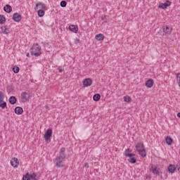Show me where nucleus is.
<instances>
[{
    "instance_id": "1",
    "label": "nucleus",
    "mask_w": 180,
    "mask_h": 180,
    "mask_svg": "<svg viewBox=\"0 0 180 180\" xmlns=\"http://www.w3.org/2000/svg\"><path fill=\"white\" fill-rule=\"evenodd\" d=\"M30 50L31 56H34V57H40L41 56V48H40L39 44H34Z\"/></svg>"
},
{
    "instance_id": "2",
    "label": "nucleus",
    "mask_w": 180,
    "mask_h": 180,
    "mask_svg": "<svg viewBox=\"0 0 180 180\" xmlns=\"http://www.w3.org/2000/svg\"><path fill=\"white\" fill-rule=\"evenodd\" d=\"M172 32V27L168 25H163L159 31L160 36H165V34H169Z\"/></svg>"
},
{
    "instance_id": "3",
    "label": "nucleus",
    "mask_w": 180,
    "mask_h": 180,
    "mask_svg": "<svg viewBox=\"0 0 180 180\" xmlns=\"http://www.w3.org/2000/svg\"><path fill=\"white\" fill-rule=\"evenodd\" d=\"M54 162L58 168H63L64 167V159L58 158V156L56 158Z\"/></svg>"
},
{
    "instance_id": "4",
    "label": "nucleus",
    "mask_w": 180,
    "mask_h": 180,
    "mask_svg": "<svg viewBox=\"0 0 180 180\" xmlns=\"http://www.w3.org/2000/svg\"><path fill=\"white\" fill-rule=\"evenodd\" d=\"M30 96L26 91L21 93V102L22 103H26V102H29V98Z\"/></svg>"
},
{
    "instance_id": "5",
    "label": "nucleus",
    "mask_w": 180,
    "mask_h": 180,
    "mask_svg": "<svg viewBox=\"0 0 180 180\" xmlns=\"http://www.w3.org/2000/svg\"><path fill=\"white\" fill-rule=\"evenodd\" d=\"M51 136H53V130L51 129H48L44 135V140L49 141V140L51 139Z\"/></svg>"
},
{
    "instance_id": "6",
    "label": "nucleus",
    "mask_w": 180,
    "mask_h": 180,
    "mask_svg": "<svg viewBox=\"0 0 180 180\" xmlns=\"http://www.w3.org/2000/svg\"><path fill=\"white\" fill-rule=\"evenodd\" d=\"M1 33H3V34H6V36H8V34H9V33H11V26L8 25H3L1 27Z\"/></svg>"
},
{
    "instance_id": "7",
    "label": "nucleus",
    "mask_w": 180,
    "mask_h": 180,
    "mask_svg": "<svg viewBox=\"0 0 180 180\" xmlns=\"http://www.w3.org/2000/svg\"><path fill=\"white\" fill-rule=\"evenodd\" d=\"M13 20L14 22H20L22 20V15L18 13H15L13 15Z\"/></svg>"
},
{
    "instance_id": "8",
    "label": "nucleus",
    "mask_w": 180,
    "mask_h": 180,
    "mask_svg": "<svg viewBox=\"0 0 180 180\" xmlns=\"http://www.w3.org/2000/svg\"><path fill=\"white\" fill-rule=\"evenodd\" d=\"M168 6H171V2L167 0L166 3L160 4L158 8H160V9H167Z\"/></svg>"
},
{
    "instance_id": "9",
    "label": "nucleus",
    "mask_w": 180,
    "mask_h": 180,
    "mask_svg": "<svg viewBox=\"0 0 180 180\" xmlns=\"http://www.w3.org/2000/svg\"><path fill=\"white\" fill-rule=\"evenodd\" d=\"M128 158V161L131 164H136V162H137V157H136V154H132L131 156H129Z\"/></svg>"
},
{
    "instance_id": "10",
    "label": "nucleus",
    "mask_w": 180,
    "mask_h": 180,
    "mask_svg": "<svg viewBox=\"0 0 180 180\" xmlns=\"http://www.w3.org/2000/svg\"><path fill=\"white\" fill-rule=\"evenodd\" d=\"M11 164L14 168H18L19 167V160L18 158H14L11 160Z\"/></svg>"
},
{
    "instance_id": "11",
    "label": "nucleus",
    "mask_w": 180,
    "mask_h": 180,
    "mask_svg": "<svg viewBox=\"0 0 180 180\" xmlns=\"http://www.w3.org/2000/svg\"><path fill=\"white\" fill-rule=\"evenodd\" d=\"M83 85L84 86H91L92 85V79L91 78H86L83 80Z\"/></svg>"
},
{
    "instance_id": "12",
    "label": "nucleus",
    "mask_w": 180,
    "mask_h": 180,
    "mask_svg": "<svg viewBox=\"0 0 180 180\" xmlns=\"http://www.w3.org/2000/svg\"><path fill=\"white\" fill-rule=\"evenodd\" d=\"M59 158H62L65 160V148H61L59 152V155L58 156Z\"/></svg>"
},
{
    "instance_id": "13",
    "label": "nucleus",
    "mask_w": 180,
    "mask_h": 180,
    "mask_svg": "<svg viewBox=\"0 0 180 180\" xmlns=\"http://www.w3.org/2000/svg\"><path fill=\"white\" fill-rule=\"evenodd\" d=\"M136 150L139 152V151H141V150H144L146 149L144 148V143H141V142H139L138 143H136Z\"/></svg>"
},
{
    "instance_id": "14",
    "label": "nucleus",
    "mask_w": 180,
    "mask_h": 180,
    "mask_svg": "<svg viewBox=\"0 0 180 180\" xmlns=\"http://www.w3.org/2000/svg\"><path fill=\"white\" fill-rule=\"evenodd\" d=\"M175 169H176V166L174 165H169L167 167V171L169 174H174V172H175Z\"/></svg>"
},
{
    "instance_id": "15",
    "label": "nucleus",
    "mask_w": 180,
    "mask_h": 180,
    "mask_svg": "<svg viewBox=\"0 0 180 180\" xmlns=\"http://www.w3.org/2000/svg\"><path fill=\"white\" fill-rule=\"evenodd\" d=\"M39 6H41V10L42 11H44L46 9V4L39 1L35 5V11H37V8H39Z\"/></svg>"
},
{
    "instance_id": "16",
    "label": "nucleus",
    "mask_w": 180,
    "mask_h": 180,
    "mask_svg": "<svg viewBox=\"0 0 180 180\" xmlns=\"http://www.w3.org/2000/svg\"><path fill=\"white\" fill-rule=\"evenodd\" d=\"M150 171L154 174V175H160V170L154 165L151 166Z\"/></svg>"
},
{
    "instance_id": "17",
    "label": "nucleus",
    "mask_w": 180,
    "mask_h": 180,
    "mask_svg": "<svg viewBox=\"0 0 180 180\" xmlns=\"http://www.w3.org/2000/svg\"><path fill=\"white\" fill-rule=\"evenodd\" d=\"M69 30L70 32H72L73 33H77L78 32V26L75 25H72L69 26Z\"/></svg>"
},
{
    "instance_id": "18",
    "label": "nucleus",
    "mask_w": 180,
    "mask_h": 180,
    "mask_svg": "<svg viewBox=\"0 0 180 180\" xmlns=\"http://www.w3.org/2000/svg\"><path fill=\"white\" fill-rule=\"evenodd\" d=\"M153 85H154V80H153V79H149L146 82V86H147V88H153Z\"/></svg>"
},
{
    "instance_id": "19",
    "label": "nucleus",
    "mask_w": 180,
    "mask_h": 180,
    "mask_svg": "<svg viewBox=\"0 0 180 180\" xmlns=\"http://www.w3.org/2000/svg\"><path fill=\"white\" fill-rule=\"evenodd\" d=\"M15 115H22L23 113V108L22 107L17 106L14 110Z\"/></svg>"
},
{
    "instance_id": "20",
    "label": "nucleus",
    "mask_w": 180,
    "mask_h": 180,
    "mask_svg": "<svg viewBox=\"0 0 180 180\" xmlns=\"http://www.w3.org/2000/svg\"><path fill=\"white\" fill-rule=\"evenodd\" d=\"M4 12H6V13H11V12H12V6H11L9 4H6L4 7Z\"/></svg>"
},
{
    "instance_id": "21",
    "label": "nucleus",
    "mask_w": 180,
    "mask_h": 180,
    "mask_svg": "<svg viewBox=\"0 0 180 180\" xmlns=\"http://www.w3.org/2000/svg\"><path fill=\"white\" fill-rule=\"evenodd\" d=\"M9 103H11V105H15V103H16V102H18V99L16 98L15 96H11L9 98Z\"/></svg>"
},
{
    "instance_id": "22",
    "label": "nucleus",
    "mask_w": 180,
    "mask_h": 180,
    "mask_svg": "<svg viewBox=\"0 0 180 180\" xmlns=\"http://www.w3.org/2000/svg\"><path fill=\"white\" fill-rule=\"evenodd\" d=\"M133 152V150H131L130 148H127L125 150L124 153V155H125V157H131V155L133 153H131Z\"/></svg>"
},
{
    "instance_id": "23",
    "label": "nucleus",
    "mask_w": 180,
    "mask_h": 180,
    "mask_svg": "<svg viewBox=\"0 0 180 180\" xmlns=\"http://www.w3.org/2000/svg\"><path fill=\"white\" fill-rule=\"evenodd\" d=\"M95 39L98 41H101V40H103V39H105V36H103V34H98L96 35Z\"/></svg>"
},
{
    "instance_id": "24",
    "label": "nucleus",
    "mask_w": 180,
    "mask_h": 180,
    "mask_svg": "<svg viewBox=\"0 0 180 180\" xmlns=\"http://www.w3.org/2000/svg\"><path fill=\"white\" fill-rule=\"evenodd\" d=\"M165 141H166V144H167V146H171V144H172L173 139L170 136H167L165 138Z\"/></svg>"
},
{
    "instance_id": "25",
    "label": "nucleus",
    "mask_w": 180,
    "mask_h": 180,
    "mask_svg": "<svg viewBox=\"0 0 180 180\" xmlns=\"http://www.w3.org/2000/svg\"><path fill=\"white\" fill-rule=\"evenodd\" d=\"M139 155H141L143 157V158H144L146 157V155H147V153L146 152V149H142L139 151H138Z\"/></svg>"
},
{
    "instance_id": "26",
    "label": "nucleus",
    "mask_w": 180,
    "mask_h": 180,
    "mask_svg": "<svg viewBox=\"0 0 180 180\" xmlns=\"http://www.w3.org/2000/svg\"><path fill=\"white\" fill-rule=\"evenodd\" d=\"M93 99L94 101H95V102H98V101H99L101 99V94H96L94 96H93Z\"/></svg>"
},
{
    "instance_id": "27",
    "label": "nucleus",
    "mask_w": 180,
    "mask_h": 180,
    "mask_svg": "<svg viewBox=\"0 0 180 180\" xmlns=\"http://www.w3.org/2000/svg\"><path fill=\"white\" fill-rule=\"evenodd\" d=\"M0 108H1V109H5V108H8L6 106V102L4 100H1V101L0 102Z\"/></svg>"
},
{
    "instance_id": "28",
    "label": "nucleus",
    "mask_w": 180,
    "mask_h": 180,
    "mask_svg": "<svg viewBox=\"0 0 180 180\" xmlns=\"http://www.w3.org/2000/svg\"><path fill=\"white\" fill-rule=\"evenodd\" d=\"M6 22V18H5V16L0 15V25H4Z\"/></svg>"
},
{
    "instance_id": "29",
    "label": "nucleus",
    "mask_w": 180,
    "mask_h": 180,
    "mask_svg": "<svg viewBox=\"0 0 180 180\" xmlns=\"http://www.w3.org/2000/svg\"><path fill=\"white\" fill-rule=\"evenodd\" d=\"M37 176L36 175V174L33 173V174H30V180H37Z\"/></svg>"
},
{
    "instance_id": "30",
    "label": "nucleus",
    "mask_w": 180,
    "mask_h": 180,
    "mask_svg": "<svg viewBox=\"0 0 180 180\" xmlns=\"http://www.w3.org/2000/svg\"><path fill=\"white\" fill-rule=\"evenodd\" d=\"M37 13L39 18H43V16H44V10H39Z\"/></svg>"
},
{
    "instance_id": "31",
    "label": "nucleus",
    "mask_w": 180,
    "mask_h": 180,
    "mask_svg": "<svg viewBox=\"0 0 180 180\" xmlns=\"http://www.w3.org/2000/svg\"><path fill=\"white\" fill-rule=\"evenodd\" d=\"M19 71H20V69L19 68V67L14 66L13 68V72H14V74H18L19 72Z\"/></svg>"
},
{
    "instance_id": "32",
    "label": "nucleus",
    "mask_w": 180,
    "mask_h": 180,
    "mask_svg": "<svg viewBox=\"0 0 180 180\" xmlns=\"http://www.w3.org/2000/svg\"><path fill=\"white\" fill-rule=\"evenodd\" d=\"M124 102H130V101H131V98L129 96H125L124 97Z\"/></svg>"
},
{
    "instance_id": "33",
    "label": "nucleus",
    "mask_w": 180,
    "mask_h": 180,
    "mask_svg": "<svg viewBox=\"0 0 180 180\" xmlns=\"http://www.w3.org/2000/svg\"><path fill=\"white\" fill-rule=\"evenodd\" d=\"M22 180H30V175L27 173L25 176L22 177Z\"/></svg>"
},
{
    "instance_id": "34",
    "label": "nucleus",
    "mask_w": 180,
    "mask_h": 180,
    "mask_svg": "<svg viewBox=\"0 0 180 180\" xmlns=\"http://www.w3.org/2000/svg\"><path fill=\"white\" fill-rule=\"evenodd\" d=\"M176 82L179 86H180V73L176 74Z\"/></svg>"
},
{
    "instance_id": "35",
    "label": "nucleus",
    "mask_w": 180,
    "mask_h": 180,
    "mask_svg": "<svg viewBox=\"0 0 180 180\" xmlns=\"http://www.w3.org/2000/svg\"><path fill=\"white\" fill-rule=\"evenodd\" d=\"M5 99V95L2 91H0V102H2Z\"/></svg>"
},
{
    "instance_id": "36",
    "label": "nucleus",
    "mask_w": 180,
    "mask_h": 180,
    "mask_svg": "<svg viewBox=\"0 0 180 180\" xmlns=\"http://www.w3.org/2000/svg\"><path fill=\"white\" fill-rule=\"evenodd\" d=\"M60 6L61 8H65V6H67V1H60Z\"/></svg>"
},
{
    "instance_id": "37",
    "label": "nucleus",
    "mask_w": 180,
    "mask_h": 180,
    "mask_svg": "<svg viewBox=\"0 0 180 180\" xmlns=\"http://www.w3.org/2000/svg\"><path fill=\"white\" fill-rule=\"evenodd\" d=\"M79 43H81V41L79 40V39H75V44H79Z\"/></svg>"
},
{
    "instance_id": "38",
    "label": "nucleus",
    "mask_w": 180,
    "mask_h": 180,
    "mask_svg": "<svg viewBox=\"0 0 180 180\" xmlns=\"http://www.w3.org/2000/svg\"><path fill=\"white\" fill-rule=\"evenodd\" d=\"M58 70H59V72H63L64 69L58 68Z\"/></svg>"
},
{
    "instance_id": "39",
    "label": "nucleus",
    "mask_w": 180,
    "mask_h": 180,
    "mask_svg": "<svg viewBox=\"0 0 180 180\" xmlns=\"http://www.w3.org/2000/svg\"><path fill=\"white\" fill-rule=\"evenodd\" d=\"M84 167L85 168H89V164L85 163Z\"/></svg>"
},
{
    "instance_id": "40",
    "label": "nucleus",
    "mask_w": 180,
    "mask_h": 180,
    "mask_svg": "<svg viewBox=\"0 0 180 180\" xmlns=\"http://www.w3.org/2000/svg\"><path fill=\"white\" fill-rule=\"evenodd\" d=\"M102 20H106V16H105L104 18H102Z\"/></svg>"
},
{
    "instance_id": "41",
    "label": "nucleus",
    "mask_w": 180,
    "mask_h": 180,
    "mask_svg": "<svg viewBox=\"0 0 180 180\" xmlns=\"http://www.w3.org/2000/svg\"><path fill=\"white\" fill-rule=\"evenodd\" d=\"M177 117H179V119H180V112H179V113L177 114Z\"/></svg>"
},
{
    "instance_id": "42",
    "label": "nucleus",
    "mask_w": 180,
    "mask_h": 180,
    "mask_svg": "<svg viewBox=\"0 0 180 180\" xmlns=\"http://www.w3.org/2000/svg\"><path fill=\"white\" fill-rule=\"evenodd\" d=\"M30 54L29 53H27V57H29Z\"/></svg>"
},
{
    "instance_id": "43",
    "label": "nucleus",
    "mask_w": 180,
    "mask_h": 180,
    "mask_svg": "<svg viewBox=\"0 0 180 180\" xmlns=\"http://www.w3.org/2000/svg\"><path fill=\"white\" fill-rule=\"evenodd\" d=\"M46 108H49V106L46 105Z\"/></svg>"
}]
</instances>
